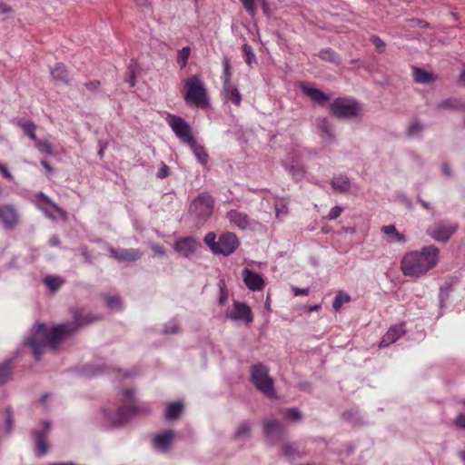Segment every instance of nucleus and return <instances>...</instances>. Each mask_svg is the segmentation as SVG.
Wrapping results in <instances>:
<instances>
[{"instance_id": "f257e3e1", "label": "nucleus", "mask_w": 465, "mask_h": 465, "mask_svg": "<svg viewBox=\"0 0 465 465\" xmlns=\"http://www.w3.org/2000/svg\"><path fill=\"white\" fill-rule=\"evenodd\" d=\"M74 329L73 323H64L48 329L44 323L35 325L25 342L33 350L35 360H40L44 349L50 346L52 350H55L58 342L68 336V332Z\"/></svg>"}, {"instance_id": "f03ea898", "label": "nucleus", "mask_w": 465, "mask_h": 465, "mask_svg": "<svg viewBox=\"0 0 465 465\" xmlns=\"http://www.w3.org/2000/svg\"><path fill=\"white\" fill-rule=\"evenodd\" d=\"M440 250L434 245H427L420 251H411L404 254L401 270L405 276L420 277L433 269L439 262Z\"/></svg>"}, {"instance_id": "7ed1b4c3", "label": "nucleus", "mask_w": 465, "mask_h": 465, "mask_svg": "<svg viewBox=\"0 0 465 465\" xmlns=\"http://www.w3.org/2000/svg\"><path fill=\"white\" fill-rule=\"evenodd\" d=\"M216 234L213 232H208L204 236V243L211 249L215 254H223L229 256L239 246V240L235 233L227 232L222 233L216 241Z\"/></svg>"}, {"instance_id": "20e7f679", "label": "nucleus", "mask_w": 465, "mask_h": 465, "mask_svg": "<svg viewBox=\"0 0 465 465\" xmlns=\"http://www.w3.org/2000/svg\"><path fill=\"white\" fill-rule=\"evenodd\" d=\"M184 100L192 107H205L208 105L206 88L199 75H193L184 81Z\"/></svg>"}, {"instance_id": "39448f33", "label": "nucleus", "mask_w": 465, "mask_h": 465, "mask_svg": "<svg viewBox=\"0 0 465 465\" xmlns=\"http://www.w3.org/2000/svg\"><path fill=\"white\" fill-rule=\"evenodd\" d=\"M148 413H150V407L146 403L139 405L132 404L130 406L120 407L114 411L106 410L104 411L107 421L114 427L124 425L133 416L146 415Z\"/></svg>"}, {"instance_id": "423d86ee", "label": "nucleus", "mask_w": 465, "mask_h": 465, "mask_svg": "<svg viewBox=\"0 0 465 465\" xmlns=\"http://www.w3.org/2000/svg\"><path fill=\"white\" fill-rule=\"evenodd\" d=\"M251 380L254 387L267 398L275 397L273 380L269 376V368L262 362L251 367Z\"/></svg>"}, {"instance_id": "0eeeda50", "label": "nucleus", "mask_w": 465, "mask_h": 465, "mask_svg": "<svg viewBox=\"0 0 465 465\" xmlns=\"http://www.w3.org/2000/svg\"><path fill=\"white\" fill-rule=\"evenodd\" d=\"M330 110L337 118L349 119L359 114L361 106L354 99L339 97L331 103Z\"/></svg>"}, {"instance_id": "6e6552de", "label": "nucleus", "mask_w": 465, "mask_h": 465, "mask_svg": "<svg viewBox=\"0 0 465 465\" xmlns=\"http://www.w3.org/2000/svg\"><path fill=\"white\" fill-rule=\"evenodd\" d=\"M283 169L294 179L301 181L305 175V168L302 162V154L296 150L289 152L282 160Z\"/></svg>"}, {"instance_id": "1a4fd4ad", "label": "nucleus", "mask_w": 465, "mask_h": 465, "mask_svg": "<svg viewBox=\"0 0 465 465\" xmlns=\"http://www.w3.org/2000/svg\"><path fill=\"white\" fill-rule=\"evenodd\" d=\"M51 422L43 420L39 426L31 432L35 443V454L38 457L45 455L48 451L47 437L51 431Z\"/></svg>"}, {"instance_id": "9d476101", "label": "nucleus", "mask_w": 465, "mask_h": 465, "mask_svg": "<svg viewBox=\"0 0 465 465\" xmlns=\"http://www.w3.org/2000/svg\"><path fill=\"white\" fill-rule=\"evenodd\" d=\"M213 200L207 193L200 194L190 205V213L201 220H206L213 213Z\"/></svg>"}, {"instance_id": "9b49d317", "label": "nucleus", "mask_w": 465, "mask_h": 465, "mask_svg": "<svg viewBox=\"0 0 465 465\" xmlns=\"http://www.w3.org/2000/svg\"><path fill=\"white\" fill-rule=\"evenodd\" d=\"M201 247V242L194 236L179 237L173 242L175 252L183 258H192Z\"/></svg>"}, {"instance_id": "f8f14e48", "label": "nucleus", "mask_w": 465, "mask_h": 465, "mask_svg": "<svg viewBox=\"0 0 465 465\" xmlns=\"http://www.w3.org/2000/svg\"><path fill=\"white\" fill-rule=\"evenodd\" d=\"M168 124L175 135L183 143H192L193 144L194 137L192 134L190 125L181 117L171 115Z\"/></svg>"}, {"instance_id": "ddd939ff", "label": "nucleus", "mask_w": 465, "mask_h": 465, "mask_svg": "<svg viewBox=\"0 0 465 465\" xmlns=\"http://www.w3.org/2000/svg\"><path fill=\"white\" fill-rule=\"evenodd\" d=\"M263 434L268 441L276 443L282 440L285 436V430L279 420L265 419L262 422Z\"/></svg>"}, {"instance_id": "4468645a", "label": "nucleus", "mask_w": 465, "mask_h": 465, "mask_svg": "<svg viewBox=\"0 0 465 465\" xmlns=\"http://www.w3.org/2000/svg\"><path fill=\"white\" fill-rule=\"evenodd\" d=\"M226 317L234 322H242L250 324L253 321V315L250 306L244 302H233V309L226 312Z\"/></svg>"}, {"instance_id": "2eb2a0df", "label": "nucleus", "mask_w": 465, "mask_h": 465, "mask_svg": "<svg viewBox=\"0 0 465 465\" xmlns=\"http://www.w3.org/2000/svg\"><path fill=\"white\" fill-rule=\"evenodd\" d=\"M457 224L437 223L428 227L427 234L438 242H447L457 231Z\"/></svg>"}, {"instance_id": "dca6fc26", "label": "nucleus", "mask_w": 465, "mask_h": 465, "mask_svg": "<svg viewBox=\"0 0 465 465\" xmlns=\"http://www.w3.org/2000/svg\"><path fill=\"white\" fill-rule=\"evenodd\" d=\"M34 203L45 214L46 217L54 219V216L51 212L54 209L58 214L64 215L62 208L56 205L45 193L39 192L34 196Z\"/></svg>"}, {"instance_id": "f3484780", "label": "nucleus", "mask_w": 465, "mask_h": 465, "mask_svg": "<svg viewBox=\"0 0 465 465\" xmlns=\"http://www.w3.org/2000/svg\"><path fill=\"white\" fill-rule=\"evenodd\" d=\"M227 218L236 227L241 230H255L259 223L252 220L246 213H241L237 210H231L227 213Z\"/></svg>"}, {"instance_id": "a211bd4d", "label": "nucleus", "mask_w": 465, "mask_h": 465, "mask_svg": "<svg viewBox=\"0 0 465 465\" xmlns=\"http://www.w3.org/2000/svg\"><path fill=\"white\" fill-rule=\"evenodd\" d=\"M108 252L112 258L119 262H133L138 261L142 257L141 251L135 248L117 250L114 247H109Z\"/></svg>"}, {"instance_id": "6ab92c4d", "label": "nucleus", "mask_w": 465, "mask_h": 465, "mask_svg": "<svg viewBox=\"0 0 465 465\" xmlns=\"http://www.w3.org/2000/svg\"><path fill=\"white\" fill-rule=\"evenodd\" d=\"M0 221L5 229L15 227L18 222V213L12 204L0 205Z\"/></svg>"}, {"instance_id": "aec40b11", "label": "nucleus", "mask_w": 465, "mask_h": 465, "mask_svg": "<svg viewBox=\"0 0 465 465\" xmlns=\"http://www.w3.org/2000/svg\"><path fill=\"white\" fill-rule=\"evenodd\" d=\"M242 278L245 285L251 291H261L264 286V280L262 275L251 271L250 269H243Z\"/></svg>"}, {"instance_id": "412c9836", "label": "nucleus", "mask_w": 465, "mask_h": 465, "mask_svg": "<svg viewBox=\"0 0 465 465\" xmlns=\"http://www.w3.org/2000/svg\"><path fill=\"white\" fill-rule=\"evenodd\" d=\"M405 329L404 324H397L391 326L388 331L384 334L382 337L380 346L381 347H387L390 344L395 342L398 339H400L402 335L405 334Z\"/></svg>"}, {"instance_id": "4be33fe9", "label": "nucleus", "mask_w": 465, "mask_h": 465, "mask_svg": "<svg viewBox=\"0 0 465 465\" xmlns=\"http://www.w3.org/2000/svg\"><path fill=\"white\" fill-rule=\"evenodd\" d=\"M100 317L94 313H87L85 315H82L80 312L76 311L74 314L73 321L69 322L74 324V329L71 330L67 334L71 335L77 331L79 328H81L82 326L92 323L95 321H98Z\"/></svg>"}, {"instance_id": "5701e85b", "label": "nucleus", "mask_w": 465, "mask_h": 465, "mask_svg": "<svg viewBox=\"0 0 465 465\" xmlns=\"http://www.w3.org/2000/svg\"><path fill=\"white\" fill-rule=\"evenodd\" d=\"M173 437L174 434L171 430L156 435L153 440V448L158 451L166 452L172 445Z\"/></svg>"}, {"instance_id": "b1692460", "label": "nucleus", "mask_w": 465, "mask_h": 465, "mask_svg": "<svg viewBox=\"0 0 465 465\" xmlns=\"http://www.w3.org/2000/svg\"><path fill=\"white\" fill-rule=\"evenodd\" d=\"M315 125L321 136L326 141L332 142L335 138L333 128L326 117H318Z\"/></svg>"}, {"instance_id": "393cba45", "label": "nucleus", "mask_w": 465, "mask_h": 465, "mask_svg": "<svg viewBox=\"0 0 465 465\" xmlns=\"http://www.w3.org/2000/svg\"><path fill=\"white\" fill-rule=\"evenodd\" d=\"M301 89L303 94L307 95L312 101L319 104H323L330 99L329 95L323 93L322 90L308 86L305 84H301Z\"/></svg>"}, {"instance_id": "a878e982", "label": "nucleus", "mask_w": 465, "mask_h": 465, "mask_svg": "<svg viewBox=\"0 0 465 465\" xmlns=\"http://www.w3.org/2000/svg\"><path fill=\"white\" fill-rule=\"evenodd\" d=\"M223 95L226 102H232L235 105H240L242 102V94L232 84H229L223 86Z\"/></svg>"}, {"instance_id": "bb28decb", "label": "nucleus", "mask_w": 465, "mask_h": 465, "mask_svg": "<svg viewBox=\"0 0 465 465\" xmlns=\"http://www.w3.org/2000/svg\"><path fill=\"white\" fill-rule=\"evenodd\" d=\"M281 450L282 454L288 460H295L304 454L303 450H300L296 442L289 443L284 441L281 445Z\"/></svg>"}, {"instance_id": "cd10ccee", "label": "nucleus", "mask_w": 465, "mask_h": 465, "mask_svg": "<svg viewBox=\"0 0 465 465\" xmlns=\"http://www.w3.org/2000/svg\"><path fill=\"white\" fill-rule=\"evenodd\" d=\"M412 72L414 81L418 84H427L436 80V76L432 73L428 72L422 68L413 67Z\"/></svg>"}, {"instance_id": "c85d7f7f", "label": "nucleus", "mask_w": 465, "mask_h": 465, "mask_svg": "<svg viewBox=\"0 0 465 465\" xmlns=\"http://www.w3.org/2000/svg\"><path fill=\"white\" fill-rule=\"evenodd\" d=\"M50 72L54 81L68 84V72L63 64H56L54 68L50 69Z\"/></svg>"}, {"instance_id": "c756f323", "label": "nucleus", "mask_w": 465, "mask_h": 465, "mask_svg": "<svg viewBox=\"0 0 465 465\" xmlns=\"http://www.w3.org/2000/svg\"><path fill=\"white\" fill-rule=\"evenodd\" d=\"M331 187L339 193H347L351 189V183L347 176L339 175L331 182Z\"/></svg>"}, {"instance_id": "7c9ffc66", "label": "nucleus", "mask_w": 465, "mask_h": 465, "mask_svg": "<svg viewBox=\"0 0 465 465\" xmlns=\"http://www.w3.org/2000/svg\"><path fill=\"white\" fill-rule=\"evenodd\" d=\"M381 232L385 233L392 242H405V236L399 232L393 224L383 226Z\"/></svg>"}, {"instance_id": "2f4dec72", "label": "nucleus", "mask_w": 465, "mask_h": 465, "mask_svg": "<svg viewBox=\"0 0 465 465\" xmlns=\"http://www.w3.org/2000/svg\"><path fill=\"white\" fill-rule=\"evenodd\" d=\"M183 405L180 401H173L168 403L165 410L166 420H171L177 419L183 411Z\"/></svg>"}, {"instance_id": "473e14b6", "label": "nucleus", "mask_w": 465, "mask_h": 465, "mask_svg": "<svg viewBox=\"0 0 465 465\" xmlns=\"http://www.w3.org/2000/svg\"><path fill=\"white\" fill-rule=\"evenodd\" d=\"M191 149L193 150V153L199 163L202 164H205L208 160V154L205 152L204 148L202 145H199L194 139L193 144L192 143H187Z\"/></svg>"}, {"instance_id": "72a5a7b5", "label": "nucleus", "mask_w": 465, "mask_h": 465, "mask_svg": "<svg viewBox=\"0 0 465 465\" xmlns=\"http://www.w3.org/2000/svg\"><path fill=\"white\" fill-rule=\"evenodd\" d=\"M18 125L23 129L25 135H27L32 141L36 142V125L33 122L19 120Z\"/></svg>"}, {"instance_id": "f704fd0d", "label": "nucleus", "mask_w": 465, "mask_h": 465, "mask_svg": "<svg viewBox=\"0 0 465 465\" xmlns=\"http://www.w3.org/2000/svg\"><path fill=\"white\" fill-rule=\"evenodd\" d=\"M45 286L54 293L64 284V280L59 276L48 275L44 281Z\"/></svg>"}, {"instance_id": "c9c22d12", "label": "nucleus", "mask_w": 465, "mask_h": 465, "mask_svg": "<svg viewBox=\"0 0 465 465\" xmlns=\"http://www.w3.org/2000/svg\"><path fill=\"white\" fill-rule=\"evenodd\" d=\"M439 109H452L457 111H462L465 108L464 104L459 103L457 99L448 98L438 104Z\"/></svg>"}, {"instance_id": "e433bc0d", "label": "nucleus", "mask_w": 465, "mask_h": 465, "mask_svg": "<svg viewBox=\"0 0 465 465\" xmlns=\"http://www.w3.org/2000/svg\"><path fill=\"white\" fill-rule=\"evenodd\" d=\"M251 431V424L248 421H242L237 427V430L234 432L235 440H245L249 437Z\"/></svg>"}, {"instance_id": "4c0bfd02", "label": "nucleus", "mask_w": 465, "mask_h": 465, "mask_svg": "<svg viewBox=\"0 0 465 465\" xmlns=\"http://www.w3.org/2000/svg\"><path fill=\"white\" fill-rule=\"evenodd\" d=\"M319 56L321 59L335 64H339L341 63L340 56L330 48L322 49V51H320Z\"/></svg>"}, {"instance_id": "58836bf2", "label": "nucleus", "mask_w": 465, "mask_h": 465, "mask_svg": "<svg viewBox=\"0 0 465 465\" xmlns=\"http://www.w3.org/2000/svg\"><path fill=\"white\" fill-rule=\"evenodd\" d=\"M350 302H351V296L348 293H346L342 291H340L337 292V294L334 298V301L332 303V308L334 311L338 312L344 303H348Z\"/></svg>"}, {"instance_id": "ea45409f", "label": "nucleus", "mask_w": 465, "mask_h": 465, "mask_svg": "<svg viewBox=\"0 0 465 465\" xmlns=\"http://www.w3.org/2000/svg\"><path fill=\"white\" fill-rule=\"evenodd\" d=\"M422 124L418 120H412L407 129V136L409 138H414L420 134L423 131Z\"/></svg>"}, {"instance_id": "a19ab883", "label": "nucleus", "mask_w": 465, "mask_h": 465, "mask_svg": "<svg viewBox=\"0 0 465 465\" xmlns=\"http://www.w3.org/2000/svg\"><path fill=\"white\" fill-rule=\"evenodd\" d=\"M275 215L278 219H283L288 213V203L284 199H279L274 203Z\"/></svg>"}, {"instance_id": "79ce46f5", "label": "nucleus", "mask_w": 465, "mask_h": 465, "mask_svg": "<svg viewBox=\"0 0 465 465\" xmlns=\"http://www.w3.org/2000/svg\"><path fill=\"white\" fill-rule=\"evenodd\" d=\"M231 78V66H230V60L228 56H223V75H222V81H223V86L232 84L230 81Z\"/></svg>"}, {"instance_id": "37998d69", "label": "nucleus", "mask_w": 465, "mask_h": 465, "mask_svg": "<svg viewBox=\"0 0 465 465\" xmlns=\"http://www.w3.org/2000/svg\"><path fill=\"white\" fill-rule=\"evenodd\" d=\"M11 377L10 361H6L0 364V385L5 383Z\"/></svg>"}, {"instance_id": "c03bdc74", "label": "nucleus", "mask_w": 465, "mask_h": 465, "mask_svg": "<svg viewBox=\"0 0 465 465\" xmlns=\"http://www.w3.org/2000/svg\"><path fill=\"white\" fill-rule=\"evenodd\" d=\"M242 52L244 62L248 65H252V64L256 63V56L253 53L252 47L250 45L244 44L242 45Z\"/></svg>"}, {"instance_id": "a18cd8bd", "label": "nucleus", "mask_w": 465, "mask_h": 465, "mask_svg": "<svg viewBox=\"0 0 465 465\" xmlns=\"http://www.w3.org/2000/svg\"><path fill=\"white\" fill-rule=\"evenodd\" d=\"M35 145L38 149V151L42 153H45L48 155H52L54 153L52 145L49 143V141L46 139H43V140L37 139L36 142H35Z\"/></svg>"}, {"instance_id": "49530a36", "label": "nucleus", "mask_w": 465, "mask_h": 465, "mask_svg": "<svg viewBox=\"0 0 465 465\" xmlns=\"http://www.w3.org/2000/svg\"><path fill=\"white\" fill-rule=\"evenodd\" d=\"M191 54V48L189 46L183 47L178 51L177 63L181 67H185Z\"/></svg>"}, {"instance_id": "de8ad7c7", "label": "nucleus", "mask_w": 465, "mask_h": 465, "mask_svg": "<svg viewBox=\"0 0 465 465\" xmlns=\"http://www.w3.org/2000/svg\"><path fill=\"white\" fill-rule=\"evenodd\" d=\"M137 69V64L135 61L132 60L129 67H128V75L125 78V81L129 83L131 87L135 85V72Z\"/></svg>"}, {"instance_id": "09e8293b", "label": "nucleus", "mask_w": 465, "mask_h": 465, "mask_svg": "<svg viewBox=\"0 0 465 465\" xmlns=\"http://www.w3.org/2000/svg\"><path fill=\"white\" fill-rule=\"evenodd\" d=\"M106 367L101 365H87L84 368V375L94 376L104 372Z\"/></svg>"}, {"instance_id": "8fccbe9b", "label": "nucleus", "mask_w": 465, "mask_h": 465, "mask_svg": "<svg viewBox=\"0 0 465 465\" xmlns=\"http://www.w3.org/2000/svg\"><path fill=\"white\" fill-rule=\"evenodd\" d=\"M181 331V328L176 321H171L166 323L163 329V332L165 334H176Z\"/></svg>"}, {"instance_id": "3c124183", "label": "nucleus", "mask_w": 465, "mask_h": 465, "mask_svg": "<svg viewBox=\"0 0 465 465\" xmlns=\"http://www.w3.org/2000/svg\"><path fill=\"white\" fill-rule=\"evenodd\" d=\"M284 417L288 420H293V421H296V420H299L300 418H301V412L298 409L296 408H291V409H287L285 411H284Z\"/></svg>"}, {"instance_id": "603ef678", "label": "nucleus", "mask_w": 465, "mask_h": 465, "mask_svg": "<svg viewBox=\"0 0 465 465\" xmlns=\"http://www.w3.org/2000/svg\"><path fill=\"white\" fill-rule=\"evenodd\" d=\"M245 10L251 15H254L256 14V0H240Z\"/></svg>"}, {"instance_id": "864d4df0", "label": "nucleus", "mask_w": 465, "mask_h": 465, "mask_svg": "<svg viewBox=\"0 0 465 465\" xmlns=\"http://www.w3.org/2000/svg\"><path fill=\"white\" fill-rule=\"evenodd\" d=\"M150 248L153 252L155 256L163 257L165 255L164 248L158 243H150Z\"/></svg>"}, {"instance_id": "5fc2aeb1", "label": "nucleus", "mask_w": 465, "mask_h": 465, "mask_svg": "<svg viewBox=\"0 0 465 465\" xmlns=\"http://www.w3.org/2000/svg\"><path fill=\"white\" fill-rule=\"evenodd\" d=\"M342 210L343 209L341 206H334L330 210L326 218L328 220H335L341 215Z\"/></svg>"}, {"instance_id": "6e6d98bb", "label": "nucleus", "mask_w": 465, "mask_h": 465, "mask_svg": "<svg viewBox=\"0 0 465 465\" xmlns=\"http://www.w3.org/2000/svg\"><path fill=\"white\" fill-rule=\"evenodd\" d=\"M371 43L375 45L379 53H382L385 49V43L378 36L373 35L371 38Z\"/></svg>"}, {"instance_id": "4d7b16f0", "label": "nucleus", "mask_w": 465, "mask_h": 465, "mask_svg": "<svg viewBox=\"0 0 465 465\" xmlns=\"http://www.w3.org/2000/svg\"><path fill=\"white\" fill-rule=\"evenodd\" d=\"M105 302L110 308H118L120 306V299L118 296H106Z\"/></svg>"}, {"instance_id": "13d9d810", "label": "nucleus", "mask_w": 465, "mask_h": 465, "mask_svg": "<svg viewBox=\"0 0 465 465\" xmlns=\"http://www.w3.org/2000/svg\"><path fill=\"white\" fill-rule=\"evenodd\" d=\"M5 424V429H6L7 433H10L13 430V424H14V420L11 415L10 410L6 411Z\"/></svg>"}, {"instance_id": "bf43d9fd", "label": "nucleus", "mask_w": 465, "mask_h": 465, "mask_svg": "<svg viewBox=\"0 0 465 465\" xmlns=\"http://www.w3.org/2000/svg\"><path fill=\"white\" fill-rule=\"evenodd\" d=\"M219 287H220L219 303L224 304L227 301V292H226L225 284L223 282H221L219 284Z\"/></svg>"}, {"instance_id": "052dcab7", "label": "nucleus", "mask_w": 465, "mask_h": 465, "mask_svg": "<svg viewBox=\"0 0 465 465\" xmlns=\"http://www.w3.org/2000/svg\"><path fill=\"white\" fill-rule=\"evenodd\" d=\"M169 174V167L166 164H163L162 167L158 170L157 177L160 179H163L167 177Z\"/></svg>"}, {"instance_id": "680f3d73", "label": "nucleus", "mask_w": 465, "mask_h": 465, "mask_svg": "<svg viewBox=\"0 0 465 465\" xmlns=\"http://www.w3.org/2000/svg\"><path fill=\"white\" fill-rule=\"evenodd\" d=\"M454 423L456 426L461 429H465V414H460L456 417Z\"/></svg>"}, {"instance_id": "e2e57ef3", "label": "nucleus", "mask_w": 465, "mask_h": 465, "mask_svg": "<svg viewBox=\"0 0 465 465\" xmlns=\"http://www.w3.org/2000/svg\"><path fill=\"white\" fill-rule=\"evenodd\" d=\"M309 289L308 288H304V289H302V288H298V287H293L292 288V292L295 296H306L309 294Z\"/></svg>"}, {"instance_id": "0e129e2a", "label": "nucleus", "mask_w": 465, "mask_h": 465, "mask_svg": "<svg viewBox=\"0 0 465 465\" xmlns=\"http://www.w3.org/2000/svg\"><path fill=\"white\" fill-rule=\"evenodd\" d=\"M0 173H2V175L4 177H5L6 179H8L9 181H13L14 177L13 175L11 174V173L7 170V168L5 167V165L2 164L0 163Z\"/></svg>"}, {"instance_id": "69168bd1", "label": "nucleus", "mask_w": 465, "mask_h": 465, "mask_svg": "<svg viewBox=\"0 0 465 465\" xmlns=\"http://www.w3.org/2000/svg\"><path fill=\"white\" fill-rule=\"evenodd\" d=\"M84 85H85L86 89H88L90 91H94L99 87L100 82L98 80H93V81H89V82L85 83Z\"/></svg>"}, {"instance_id": "338daca9", "label": "nucleus", "mask_w": 465, "mask_h": 465, "mask_svg": "<svg viewBox=\"0 0 465 465\" xmlns=\"http://www.w3.org/2000/svg\"><path fill=\"white\" fill-rule=\"evenodd\" d=\"M123 396L129 401H133L135 396V391L133 389H125L123 391Z\"/></svg>"}, {"instance_id": "774afa93", "label": "nucleus", "mask_w": 465, "mask_h": 465, "mask_svg": "<svg viewBox=\"0 0 465 465\" xmlns=\"http://www.w3.org/2000/svg\"><path fill=\"white\" fill-rule=\"evenodd\" d=\"M256 3L262 6V11L265 15H269L270 7L267 0H256Z\"/></svg>"}]
</instances>
